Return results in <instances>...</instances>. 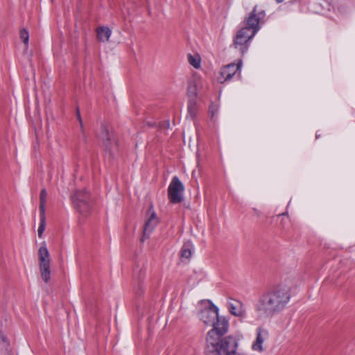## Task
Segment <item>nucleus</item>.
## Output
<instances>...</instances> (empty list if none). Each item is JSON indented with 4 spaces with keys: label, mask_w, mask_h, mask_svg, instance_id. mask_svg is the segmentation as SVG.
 Wrapping results in <instances>:
<instances>
[{
    "label": "nucleus",
    "mask_w": 355,
    "mask_h": 355,
    "mask_svg": "<svg viewBox=\"0 0 355 355\" xmlns=\"http://www.w3.org/2000/svg\"><path fill=\"white\" fill-rule=\"evenodd\" d=\"M188 61L194 68L198 69L200 67V60L198 56H194L191 54L188 55Z\"/></svg>",
    "instance_id": "412c9836"
},
{
    "label": "nucleus",
    "mask_w": 355,
    "mask_h": 355,
    "mask_svg": "<svg viewBox=\"0 0 355 355\" xmlns=\"http://www.w3.org/2000/svg\"><path fill=\"white\" fill-rule=\"evenodd\" d=\"M218 309L211 304L209 307L201 311L200 313V320L207 325H212L218 318Z\"/></svg>",
    "instance_id": "9b49d317"
},
{
    "label": "nucleus",
    "mask_w": 355,
    "mask_h": 355,
    "mask_svg": "<svg viewBox=\"0 0 355 355\" xmlns=\"http://www.w3.org/2000/svg\"><path fill=\"white\" fill-rule=\"evenodd\" d=\"M184 187L177 176H174L168 188V198L173 204L180 203L183 200Z\"/></svg>",
    "instance_id": "0eeeda50"
},
{
    "label": "nucleus",
    "mask_w": 355,
    "mask_h": 355,
    "mask_svg": "<svg viewBox=\"0 0 355 355\" xmlns=\"http://www.w3.org/2000/svg\"><path fill=\"white\" fill-rule=\"evenodd\" d=\"M83 136L85 137V132H84L83 131Z\"/></svg>",
    "instance_id": "a878e982"
},
{
    "label": "nucleus",
    "mask_w": 355,
    "mask_h": 355,
    "mask_svg": "<svg viewBox=\"0 0 355 355\" xmlns=\"http://www.w3.org/2000/svg\"><path fill=\"white\" fill-rule=\"evenodd\" d=\"M46 227L45 214H40V223L37 230L38 236L41 238Z\"/></svg>",
    "instance_id": "aec40b11"
},
{
    "label": "nucleus",
    "mask_w": 355,
    "mask_h": 355,
    "mask_svg": "<svg viewBox=\"0 0 355 355\" xmlns=\"http://www.w3.org/2000/svg\"><path fill=\"white\" fill-rule=\"evenodd\" d=\"M112 137V135L109 132L107 128L105 126L102 125L101 138L103 141L105 149L109 151L111 150Z\"/></svg>",
    "instance_id": "4468645a"
},
{
    "label": "nucleus",
    "mask_w": 355,
    "mask_h": 355,
    "mask_svg": "<svg viewBox=\"0 0 355 355\" xmlns=\"http://www.w3.org/2000/svg\"><path fill=\"white\" fill-rule=\"evenodd\" d=\"M249 31L248 28H241L234 38L233 46L241 52L242 55L248 51L250 41L255 35Z\"/></svg>",
    "instance_id": "423d86ee"
},
{
    "label": "nucleus",
    "mask_w": 355,
    "mask_h": 355,
    "mask_svg": "<svg viewBox=\"0 0 355 355\" xmlns=\"http://www.w3.org/2000/svg\"><path fill=\"white\" fill-rule=\"evenodd\" d=\"M148 211L150 213V216L144 227L143 236L141 239V242H144L149 237L150 234L159 223V219L155 212L152 209H150Z\"/></svg>",
    "instance_id": "9d476101"
},
{
    "label": "nucleus",
    "mask_w": 355,
    "mask_h": 355,
    "mask_svg": "<svg viewBox=\"0 0 355 355\" xmlns=\"http://www.w3.org/2000/svg\"><path fill=\"white\" fill-rule=\"evenodd\" d=\"M265 17L263 11L257 12L255 6L248 17L245 19V26L243 28H248L249 32L255 35L260 29V23Z\"/></svg>",
    "instance_id": "6e6552de"
},
{
    "label": "nucleus",
    "mask_w": 355,
    "mask_h": 355,
    "mask_svg": "<svg viewBox=\"0 0 355 355\" xmlns=\"http://www.w3.org/2000/svg\"><path fill=\"white\" fill-rule=\"evenodd\" d=\"M227 307L230 312L235 316L242 317L245 315L243 304L240 301L231 300L228 302Z\"/></svg>",
    "instance_id": "ddd939ff"
},
{
    "label": "nucleus",
    "mask_w": 355,
    "mask_h": 355,
    "mask_svg": "<svg viewBox=\"0 0 355 355\" xmlns=\"http://www.w3.org/2000/svg\"><path fill=\"white\" fill-rule=\"evenodd\" d=\"M97 37L99 41L105 42H108L112 34L110 28L107 26H101L96 29Z\"/></svg>",
    "instance_id": "2eb2a0df"
},
{
    "label": "nucleus",
    "mask_w": 355,
    "mask_h": 355,
    "mask_svg": "<svg viewBox=\"0 0 355 355\" xmlns=\"http://www.w3.org/2000/svg\"><path fill=\"white\" fill-rule=\"evenodd\" d=\"M38 260L42 279L48 283L51 279L50 254L45 245L39 248Z\"/></svg>",
    "instance_id": "39448f33"
},
{
    "label": "nucleus",
    "mask_w": 355,
    "mask_h": 355,
    "mask_svg": "<svg viewBox=\"0 0 355 355\" xmlns=\"http://www.w3.org/2000/svg\"><path fill=\"white\" fill-rule=\"evenodd\" d=\"M291 298V288L285 285H277L263 293L256 305L259 317L271 318L282 312Z\"/></svg>",
    "instance_id": "f257e3e1"
},
{
    "label": "nucleus",
    "mask_w": 355,
    "mask_h": 355,
    "mask_svg": "<svg viewBox=\"0 0 355 355\" xmlns=\"http://www.w3.org/2000/svg\"><path fill=\"white\" fill-rule=\"evenodd\" d=\"M9 346V343L6 337L0 331V350H7Z\"/></svg>",
    "instance_id": "4be33fe9"
},
{
    "label": "nucleus",
    "mask_w": 355,
    "mask_h": 355,
    "mask_svg": "<svg viewBox=\"0 0 355 355\" xmlns=\"http://www.w3.org/2000/svg\"><path fill=\"white\" fill-rule=\"evenodd\" d=\"M74 208L81 214L86 216L92 208L90 194L85 190H77L71 196Z\"/></svg>",
    "instance_id": "7ed1b4c3"
},
{
    "label": "nucleus",
    "mask_w": 355,
    "mask_h": 355,
    "mask_svg": "<svg viewBox=\"0 0 355 355\" xmlns=\"http://www.w3.org/2000/svg\"><path fill=\"white\" fill-rule=\"evenodd\" d=\"M211 326H213V328L208 331L206 342L209 343V347L214 348V343L216 341V339L223 337L227 332L228 321L225 318L220 317L218 315V318Z\"/></svg>",
    "instance_id": "20e7f679"
},
{
    "label": "nucleus",
    "mask_w": 355,
    "mask_h": 355,
    "mask_svg": "<svg viewBox=\"0 0 355 355\" xmlns=\"http://www.w3.org/2000/svg\"><path fill=\"white\" fill-rule=\"evenodd\" d=\"M209 112H211V117L213 118L214 115L218 112L217 106L214 105H211L209 107Z\"/></svg>",
    "instance_id": "b1692460"
},
{
    "label": "nucleus",
    "mask_w": 355,
    "mask_h": 355,
    "mask_svg": "<svg viewBox=\"0 0 355 355\" xmlns=\"http://www.w3.org/2000/svg\"><path fill=\"white\" fill-rule=\"evenodd\" d=\"M78 119L79 122L80 123L81 128L83 129V122H82V119H81V117H80V113H79L78 111Z\"/></svg>",
    "instance_id": "393cba45"
},
{
    "label": "nucleus",
    "mask_w": 355,
    "mask_h": 355,
    "mask_svg": "<svg viewBox=\"0 0 355 355\" xmlns=\"http://www.w3.org/2000/svg\"><path fill=\"white\" fill-rule=\"evenodd\" d=\"M191 243L190 242L184 244L181 250V257L182 258L189 259L192 254L191 252Z\"/></svg>",
    "instance_id": "a211bd4d"
},
{
    "label": "nucleus",
    "mask_w": 355,
    "mask_h": 355,
    "mask_svg": "<svg viewBox=\"0 0 355 355\" xmlns=\"http://www.w3.org/2000/svg\"><path fill=\"white\" fill-rule=\"evenodd\" d=\"M187 112L188 115L191 119H193L196 116L198 112L196 99L191 98L189 100L187 105Z\"/></svg>",
    "instance_id": "dca6fc26"
},
{
    "label": "nucleus",
    "mask_w": 355,
    "mask_h": 355,
    "mask_svg": "<svg viewBox=\"0 0 355 355\" xmlns=\"http://www.w3.org/2000/svg\"><path fill=\"white\" fill-rule=\"evenodd\" d=\"M214 344V348H211L209 343L206 342V355H239L236 351L238 341L232 336L218 338Z\"/></svg>",
    "instance_id": "f03ea898"
},
{
    "label": "nucleus",
    "mask_w": 355,
    "mask_h": 355,
    "mask_svg": "<svg viewBox=\"0 0 355 355\" xmlns=\"http://www.w3.org/2000/svg\"><path fill=\"white\" fill-rule=\"evenodd\" d=\"M187 94L189 98H196L197 96V87L195 83L193 82H189L187 87Z\"/></svg>",
    "instance_id": "6ab92c4d"
},
{
    "label": "nucleus",
    "mask_w": 355,
    "mask_h": 355,
    "mask_svg": "<svg viewBox=\"0 0 355 355\" xmlns=\"http://www.w3.org/2000/svg\"><path fill=\"white\" fill-rule=\"evenodd\" d=\"M20 37L21 40L23 41L24 44L28 46V40H29V35L28 32L26 29L23 28L20 31Z\"/></svg>",
    "instance_id": "5701e85b"
},
{
    "label": "nucleus",
    "mask_w": 355,
    "mask_h": 355,
    "mask_svg": "<svg viewBox=\"0 0 355 355\" xmlns=\"http://www.w3.org/2000/svg\"><path fill=\"white\" fill-rule=\"evenodd\" d=\"M242 60H239L236 64L231 63L221 68L218 80L223 83L230 80L236 73L241 69Z\"/></svg>",
    "instance_id": "1a4fd4ad"
},
{
    "label": "nucleus",
    "mask_w": 355,
    "mask_h": 355,
    "mask_svg": "<svg viewBox=\"0 0 355 355\" xmlns=\"http://www.w3.org/2000/svg\"><path fill=\"white\" fill-rule=\"evenodd\" d=\"M268 337V331L263 327H258L257 329V338L254 341L252 348L254 351L261 352L263 351V343L264 340Z\"/></svg>",
    "instance_id": "f8f14e48"
},
{
    "label": "nucleus",
    "mask_w": 355,
    "mask_h": 355,
    "mask_svg": "<svg viewBox=\"0 0 355 355\" xmlns=\"http://www.w3.org/2000/svg\"><path fill=\"white\" fill-rule=\"evenodd\" d=\"M47 193L45 189H42L40 195V213L45 214V205L46 200Z\"/></svg>",
    "instance_id": "f3484780"
},
{
    "label": "nucleus",
    "mask_w": 355,
    "mask_h": 355,
    "mask_svg": "<svg viewBox=\"0 0 355 355\" xmlns=\"http://www.w3.org/2000/svg\"><path fill=\"white\" fill-rule=\"evenodd\" d=\"M51 1H53V0H51Z\"/></svg>",
    "instance_id": "bb28decb"
}]
</instances>
